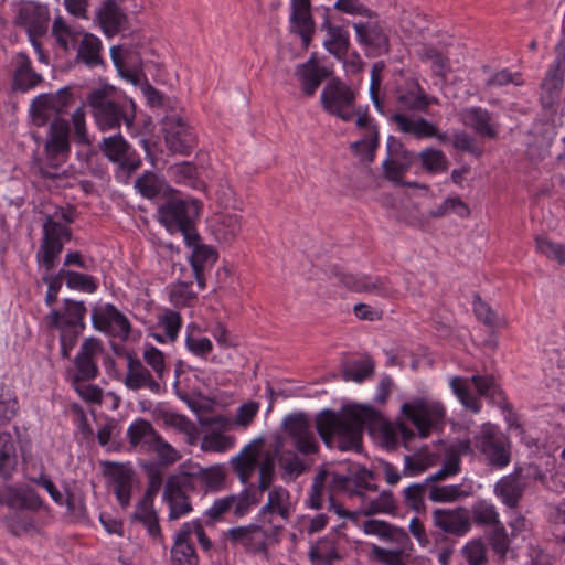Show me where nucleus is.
Returning a JSON list of instances; mask_svg holds the SVG:
<instances>
[{
	"label": "nucleus",
	"mask_w": 565,
	"mask_h": 565,
	"mask_svg": "<svg viewBox=\"0 0 565 565\" xmlns=\"http://www.w3.org/2000/svg\"><path fill=\"white\" fill-rule=\"evenodd\" d=\"M471 518L478 526L495 527L502 524L495 505L486 500H478L472 504Z\"/></svg>",
	"instance_id": "46"
},
{
	"label": "nucleus",
	"mask_w": 565,
	"mask_h": 565,
	"mask_svg": "<svg viewBox=\"0 0 565 565\" xmlns=\"http://www.w3.org/2000/svg\"><path fill=\"white\" fill-rule=\"evenodd\" d=\"M472 494L471 484H431L429 487L428 499L437 503H451Z\"/></svg>",
	"instance_id": "37"
},
{
	"label": "nucleus",
	"mask_w": 565,
	"mask_h": 565,
	"mask_svg": "<svg viewBox=\"0 0 565 565\" xmlns=\"http://www.w3.org/2000/svg\"><path fill=\"white\" fill-rule=\"evenodd\" d=\"M373 415L372 408L360 405L345 406L341 413L323 409L316 416V429L328 447L358 451L361 448L364 426Z\"/></svg>",
	"instance_id": "1"
},
{
	"label": "nucleus",
	"mask_w": 565,
	"mask_h": 565,
	"mask_svg": "<svg viewBox=\"0 0 565 565\" xmlns=\"http://www.w3.org/2000/svg\"><path fill=\"white\" fill-rule=\"evenodd\" d=\"M387 157L382 163L384 177L391 182H402L416 160V153L406 149L401 140L390 136L386 142Z\"/></svg>",
	"instance_id": "17"
},
{
	"label": "nucleus",
	"mask_w": 565,
	"mask_h": 565,
	"mask_svg": "<svg viewBox=\"0 0 565 565\" xmlns=\"http://www.w3.org/2000/svg\"><path fill=\"white\" fill-rule=\"evenodd\" d=\"M328 31V39L324 40V47L337 58L342 60L349 50V34L341 26L331 25L328 18L322 25Z\"/></svg>",
	"instance_id": "42"
},
{
	"label": "nucleus",
	"mask_w": 565,
	"mask_h": 565,
	"mask_svg": "<svg viewBox=\"0 0 565 565\" xmlns=\"http://www.w3.org/2000/svg\"><path fill=\"white\" fill-rule=\"evenodd\" d=\"M328 545L327 540H321L316 546L310 548L309 557L315 564L331 565L334 561L340 558L338 551Z\"/></svg>",
	"instance_id": "64"
},
{
	"label": "nucleus",
	"mask_w": 565,
	"mask_h": 565,
	"mask_svg": "<svg viewBox=\"0 0 565 565\" xmlns=\"http://www.w3.org/2000/svg\"><path fill=\"white\" fill-rule=\"evenodd\" d=\"M418 56L423 61H430L433 64V72L436 76L445 77L450 72L448 57L444 56L441 52L433 46L423 45L418 50Z\"/></svg>",
	"instance_id": "54"
},
{
	"label": "nucleus",
	"mask_w": 565,
	"mask_h": 565,
	"mask_svg": "<svg viewBox=\"0 0 565 565\" xmlns=\"http://www.w3.org/2000/svg\"><path fill=\"white\" fill-rule=\"evenodd\" d=\"M233 545H242L246 552L260 554L267 551L268 534L262 525L248 524L230 529L226 534Z\"/></svg>",
	"instance_id": "24"
},
{
	"label": "nucleus",
	"mask_w": 565,
	"mask_h": 565,
	"mask_svg": "<svg viewBox=\"0 0 565 565\" xmlns=\"http://www.w3.org/2000/svg\"><path fill=\"white\" fill-rule=\"evenodd\" d=\"M235 444V438L230 435H224L221 431L213 430L206 434L201 443V448L204 451L223 452L232 448Z\"/></svg>",
	"instance_id": "57"
},
{
	"label": "nucleus",
	"mask_w": 565,
	"mask_h": 565,
	"mask_svg": "<svg viewBox=\"0 0 565 565\" xmlns=\"http://www.w3.org/2000/svg\"><path fill=\"white\" fill-rule=\"evenodd\" d=\"M100 152L117 166V175L129 178L141 166V158L120 135L105 137L98 145Z\"/></svg>",
	"instance_id": "13"
},
{
	"label": "nucleus",
	"mask_w": 565,
	"mask_h": 565,
	"mask_svg": "<svg viewBox=\"0 0 565 565\" xmlns=\"http://www.w3.org/2000/svg\"><path fill=\"white\" fill-rule=\"evenodd\" d=\"M104 472L113 484L118 503L122 508L129 507L136 479L134 469L125 463L106 462Z\"/></svg>",
	"instance_id": "21"
},
{
	"label": "nucleus",
	"mask_w": 565,
	"mask_h": 565,
	"mask_svg": "<svg viewBox=\"0 0 565 565\" xmlns=\"http://www.w3.org/2000/svg\"><path fill=\"white\" fill-rule=\"evenodd\" d=\"M321 106L326 113L349 122L355 115V94L339 78L329 81L321 92Z\"/></svg>",
	"instance_id": "7"
},
{
	"label": "nucleus",
	"mask_w": 565,
	"mask_h": 565,
	"mask_svg": "<svg viewBox=\"0 0 565 565\" xmlns=\"http://www.w3.org/2000/svg\"><path fill=\"white\" fill-rule=\"evenodd\" d=\"M64 278L66 279V286L70 289L93 294L98 288L95 278L86 274L64 269Z\"/></svg>",
	"instance_id": "56"
},
{
	"label": "nucleus",
	"mask_w": 565,
	"mask_h": 565,
	"mask_svg": "<svg viewBox=\"0 0 565 565\" xmlns=\"http://www.w3.org/2000/svg\"><path fill=\"white\" fill-rule=\"evenodd\" d=\"M297 76L301 83V88L307 96H312L323 79L329 77L327 67L317 65L313 57L298 66Z\"/></svg>",
	"instance_id": "35"
},
{
	"label": "nucleus",
	"mask_w": 565,
	"mask_h": 565,
	"mask_svg": "<svg viewBox=\"0 0 565 565\" xmlns=\"http://www.w3.org/2000/svg\"><path fill=\"white\" fill-rule=\"evenodd\" d=\"M291 9L294 29L301 36L303 45L308 46L315 32L310 0H292Z\"/></svg>",
	"instance_id": "32"
},
{
	"label": "nucleus",
	"mask_w": 565,
	"mask_h": 565,
	"mask_svg": "<svg viewBox=\"0 0 565 565\" xmlns=\"http://www.w3.org/2000/svg\"><path fill=\"white\" fill-rule=\"evenodd\" d=\"M74 103L72 87L66 86L56 93L41 94L36 96L30 107L32 122L42 127L56 117L67 111V108Z\"/></svg>",
	"instance_id": "9"
},
{
	"label": "nucleus",
	"mask_w": 565,
	"mask_h": 565,
	"mask_svg": "<svg viewBox=\"0 0 565 565\" xmlns=\"http://www.w3.org/2000/svg\"><path fill=\"white\" fill-rule=\"evenodd\" d=\"M17 68L14 71L13 79L14 85L25 92L35 87L41 81L42 76L32 68L31 61L25 53H18L15 56Z\"/></svg>",
	"instance_id": "39"
},
{
	"label": "nucleus",
	"mask_w": 565,
	"mask_h": 565,
	"mask_svg": "<svg viewBox=\"0 0 565 565\" xmlns=\"http://www.w3.org/2000/svg\"><path fill=\"white\" fill-rule=\"evenodd\" d=\"M190 522L183 523L174 536L171 547V559L173 565H198L199 556L191 542Z\"/></svg>",
	"instance_id": "30"
},
{
	"label": "nucleus",
	"mask_w": 565,
	"mask_h": 565,
	"mask_svg": "<svg viewBox=\"0 0 565 565\" xmlns=\"http://www.w3.org/2000/svg\"><path fill=\"white\" fill-rule=\"evenodd\" d=\"M273 514L279 515L286 522L291 515L290 492L282 486H274L268 490V500L259 510L258 518L264 523L271 524Z\"/></svg>",
	"instance_id": "27"
},
{
	"label": "nucleus",
	"mask_w": 565,
	"mask_h": 565,
	"mask_svg": "<svg viewBox=\"0 0 565 565\" xmlns=\"http://www.w3.org/2000/svg\"><path fill=\"white\" fill-rule=\"evenodd\" d=\"M6 525L9 532L14 536H20L35 530L33 516L24 511H15L7 516Z\"/></svg>",
	"instance_id": "55"
},
{
	"label": "nucleus",
	"mask_w": 565,
	"mask_h": 565,
	"mask_svg": "<svg viewBox=\"0 0 565 565\" xmlns=\"http://www.w3.org/2000/svg\"><path fill=\"white\" fill-rule=\"evenodd\" d=\"M212 231L218 242L230 244L242 231L241 216L232 212H223L215 215Z\"/></svg>",
	"instance_id": "36"
},
{
	"label": "nucleus",
	"mask_w": 565,
	"mask_h": 565,
	"mask_svg": "<svg viewBox=\"0 0 565 565\" xmlns=\"http://www.w3.org/2000/svg\"><path fill=\"white\" fill-rule=\"evenodd\" d=\"M416 159L422 162L423 169L428 173H440L448 170L449 160L446 154L438 149L426 148L416 154Z\"/></svg>",
	"instance_id": "48"
},
{
	"label": "nucleus",
	"mask_w": 565,
	"mask_h": 565,
	"mask_svg": "<svg viewBox=\"0 0 565 565\" xmlns=\"http://www.w3.org/2000/svg\"><path fill=\"white\" fill-rule=\"evenodd\" d=\"M52 33L57 44L65 51L76 49L82 33L65 23L62 18H56L53 22Z\"/></svg>",
	"instance_id": "47"
},
{
	"label": "nucleus",
	"mask_w": 565,
	"mask_h": 565,
	"mask_svg": "<svg viewBox=\"0 0 565 565\" xmlns=\"http://www.w3.org/2000/svg\"><path fill=\"white\" fill-rule=\"evenodd\" d=\"M198 242L190 245L194 247L190 256V264L198 286L200 289H204L206 286L204 273L215 264L217 253L210 246L199 245Z\"/></svg>",
	"instance_id": "34"
},
{
	"label": "nucleus",
	"mask_w": 565,
	"mask_h": 565,
	"mask_svg": "<svg viewBox=\"0 0 565 565\" xmlns=\"http://www.w3.org/2000/svg\"><path fill=\"white\" fill-rule=\"evenodd\" d=\"M195 479L189 472L170 475L163 488V501L169 507V520H179L192 510L191 495L199 493L195 489Z\"/></svg>",
	"instance_id": "5"
},
{
	"label": "nucleus",
	"mask_w": 565,
	"mask_h": 565,
	"mask_svg": "<svg viewBox=\"0 0 565 565\" xmlns=\"http://www.w3.org/2000/svg\"><path fill=\"white\" fill-rule=\"evenodd\" d=\"M124 384L131 391L148 388L153 394L162 392L160 382L152 376L139 359L131 355L127 360V373Z\"/></svg>",
	"instance_id": "28"
},
{
	"label": "nucleus",
	"mask_w": 565,
	"mask_h": 565,
	"mask_svg": "<svg viewBox=\"0 0 565 565\" xmlns=\"http://www.w3.org/2000/svg\"><path fill=\"white\" fill-rule=\"evenodd\" d=\"M200 210L198 200L172 198L159 206L158 218L170 233L180 232L185 243L191 245L200 239L195 228Z\"/></svg>",
	"instance_id": "4"
},
{
	"label": "nucleus",
	"mask_w": 565,
	"mask_h": 565,
	"mask_svg": "<svg viewBox=\"0 0 565 565\" xmlns=\"http://www.w3.org/2000/svg\"><path fill=\"white\" fill-rule=\"evenodd\" d=\"M143 468L147 472L148 484L143 498L138 503L153 504V499L162 487V472L157 463H147Z\"/></svg>",
	"instance_id": "53"
},
{
	"label": "nucleus",
	"mask_w": 565,
	"mask_h": 565,
	"mask_svg": "<svg viewBox=\"0 0 565 565\" xmlns=\"http://www.w3.org/2000/svg\"><path fill=\"white\" fill-rule=\"evenodd\" d=\"M391 120L397 125L401 131L412 134L418 139L436 135V127L424 118L413 120L404 114L395 113L391 116Z\"/></svg>",
	"instance_id": "40"
},
{
	"label": "nucleus",
	"mask_w": 565,
	"mask_h": 565,
	"mask_svg": "<svg viewBox=\"0 0 565 565\" xmlns=\"http://www.w3.org/2000/svg\"><path fill=\"white\" fill-rule=\"evenodd\" d=\"M277 460L280 469L284 471L282 479L285 480H295L307 470L303 460L291 450L279 455Z\"/></svg>",
	"instance_id": "51"
},
{
	"label": "nucleus",
	"mask_w": 565,
	"mask_h": 565,
	"mask_svg": "<svg viewBox=\"0 0 565 565\" xmlns=\"http://www.w3.org/2000/svg\"><path fill=\"white\" fill-rule=\"evenodd\" d=\"M398 107L404 110L426 111L429 105L436 104L435 97L426 95L416 79H407L396 89Z\"/></svg>",
	"instance_id": "25"
},
{
	"label": "nucleus",
	"mask_w": 565,
	"mask_h": 565,
	"mask_svg": "<svg viewBox=\"0 0 565 565\" xmlns=\"http://www.w3.org/2000/svg\"><path fill=\"white\" fill-rule=\"evenodd\" d=\"M469 382L473 384L479 396L494 398L495 395H502V392L495 384L494 377L492 375H472L470 379H463L460 376L452 377L450 381V386L454 394L459 398L466 408L472 411L473 413L480 412L481 404L471 393Z\"/></svg>",
	"instance_id": "10"
},
{
	"label": "nucleus",
	"mask_w": 565,
	"mask_h": 565,
	"mask_svg": "<svg viewBox=\"0 0 565 565\" xmlns=\"http://www.w3.org/2000/svg\"><path fill=\"white\" fill-rule=\"evenodd\" d=\"M460 120L481 137L495 139L498 137L497 126L492 122V114L481 107H469L460 113Z\"/></svg>",
	"instance_id": "31"
},
{
	"label": "nucleus",
	"mask_w": 565,
	"mask_h": 565,
	"mask_svg": "<svg viewBox=\"0 0 565 565\" xmlns=\"http://www.w3.org/2000/svg\"><path fill=\"white\" fill-rule=\"evenodd\" d=\"M190 476L191 478L195 479V489L199 492L218 490L225 480L224 472L221 470V468L217 467L200 469L198 473H190Z\"/></svg>",
	"instance_id": "50"
},
{
	"label": "nucleus",
	"mask_w": 565,
	"mask_h": 565,
	"mask_svg": "<svg viewBox=\"0 0 565 565\" xmlns=\"http://www.w3.org/2000/svg\"><path fill=\"white\" fill-rule=\"evenodd\" d=\"M152 505L153 504L137 503L132 518L141 522L146 526L149 535L156 539L161 537V529Z\"/></svg>",
	"instance_id": "52"
},
{
	"label": "nucleus",
	"mask_w": 565,
	"mask_h": 565,
	"mask_svg": "<svg viewBox=\"0 0 565 565\" xmlns=\"http://www.w3.org/2000/svg\"><path fill=\"white\" fill-rule=\"evenodd\" d=\"M96 126L102 131L128 129L134 126L136 109L132 100L117 94L114 87L103 86L92 89L86 96Z\"/></svg>",
	"instance_id": "2"
},
{
	"label": "nucleus",
	"mask_w": 565,
	"mask_h": 565,
	"mask_svg": "<svg viewBox=\"0 0 565 565\" xmlns=\"http://www.w3.org/2000/svg\"><path fill=\"white\" fill-rule=\"evenodd\" d=\"M178 183L190 185L193 188L198 186V169L192 162L183 161L175 163L169 169Z\"/></svg>",
	"instance_id": "59"
},
{
	"label": "nucleus",
	"mask_w": 565,
	"mask_h": 565,
	"mask_svg": "<svg viewBox=\"0 0 565 565\" xmlns=\"http://www.w3.org/2000/svg\"><path fill=\"white\" fill-rule=\"evenodd\" d=\"M473 447L483 456L489 466L497 469L507 467L511 461L509 440L491 424H484L480 433L473 436Z\"/></svg>",
	"instance_id": "8"
},
{
	"label": "nucleus",
	"mask_w": 565,
	"mask_h": 565,
	"mask_svg": "<svg viewBox=\"0 0 565 565\" xmlns=\"http://www.w3.org/2000/svg\"><path fill=\"white\" fill-rule=\"evenodd\" d=\"M18 463L17 448L10 433H0V476L8 479Z\"/></svg>",
	"instance_id": "44"
},
{
	"label": "nucleus",
	"mask_w": 565,
	"mask_h": 565,
	"mask_svg": "<svg viewBox=\"0 0 565 565\" xmlns=\"http://www.w3.org/2000/svg\"><path fill=\"white\" fill-rule=\"evenodd\" d=\"M359 42L365 47L369 56L375 57L390 51V42L383 29L373 22L354 23Z\"/></svg>",
	"instance_id": "26"
},
{
	"label": "nucleus",
	"mask_w": 565,
	"mask_h": 565,
	"mask_svg": "<svg viewBox=\"0 0 565 565\" xmlns=\"http://www.w3.org/2000/svg\"><path fill=\"white\" fill-rule=\"evenodd\" d=\"M127 436L134 447H138L146 452H151L152 448L162 439L146 419H138L132 423L127 430Z\"/></svg>",
	"instance_id": "33"
},
{
	"label": "nucleus",
	"mask_w": 565,
	"mask_h": 565,
	"mask_svg": "<svg viewBox=\"0 0 565 565\" xmlns=\"http://www.w3.org/2000/svg\"><path fill=\"white\" fill-rule=\"evenodd\" d=\"M72 231L68 226L47 216L43 224V238L36 253V260L47 273L57 265L64 243L71 241Z\"/></svg>",
	"instance_id": "6"
},
{
	"label": "nucleus",
	"mask_w": 565,
	"mask_h": 565,
	"mask_svg": "<svg viewBox=\"0 0 565 565\" xmlns=\"http://www.w3.org/2000/svg\"><path fill=\"white\" fill-rule=\"evenodd\" d=\"M50 14L47 7L35 2H24L20 6L15 15V24L25 29L32 45L40 50L38 41L49 28Z\"/></svg>",
	"instance_id": "16"
},
{
	"label": "nucleus",
	"mask_w": 565,
	"mask_h": 565,
	"mask_svg": "<svg viewBox=\"0 0 565 565\" xmlns=\"http://www.w3.org/2000/svg\"><path fill=\"white\" fill-rule=\"evenodd\" d=\"M260 497L262 493H257L256 491L245 488L239 494L235 495L233 505L234 515L236 518L246 515L252 507L257 505L260 502Z\"/></svg>",
	"instance_id": "63"
},
{
	"label": "nucleus",
	"mask_w": 565,
	"mask_h": 565,
	"mask_svg": "<svg viewBox=\"0 0 565 565\" xmlns=\"http://www.w3.org/2000/svg\"><path fill=\"white\" fill-rule=\"evenodd\" d=\"M76 61L84 63L89 68H94L103 64L100 55L102 42L100 40L90 34L86 33L79 40L77 46Z\"/></svg>",
	"instance_id": "38"
},
{
	"label": "nucleus",
	"mask_w": 565,
	"mask_h": 565,
	"mask_svg": "<svg viewBox=\"0 0 565 565\" xmlns=\"http://www.w3.org/2000/svg\"><path fill=\"white\" fill-rule=\"evenodd\" d=\"M380 143L379 128L371 127V129L363 130V137L352 142L350 148L355 154L362 156V159L367 162H373L375 158V151Z\"/></svg>",
	"instance_id": "45"
},
{
	"label": "nucleus",
	"mask_w": 565,
	"mask_h": 565,
	"mask_svg": "<svg viewBox=\"0 0 565 565\" xmlns=\"http://www.w3.org/2000/svg\"><path fill=\"white\" fill-rule=\"evenodd\" d=\"M110 56L118 74L134 85L141 84L145 78L142 71V61L140 55L134 50L122 45L113 46Z\"/></svg>",
	"instance_id": "22"
},
{
	"label": "nucleus",
	"mask_w": 565,
	"mask_h": 565,
	"mask_svg": "<svg viewBox=\"0 0 565 565\" xmlns=\"http://www.w3.org/2000/svg\"><path fill=\"white\" fill-rule=\"evenodd\" d=\"M136 189L148 199H154L162 191V181L152 172H146L136 180Z\"/></svg>",
	"instance_id": "62"
},
{
	"label": "nucleus",
	"mask_w": 565,
	"mask_h": 565,
	"mask_svg": "<svg viewBox=\"0 0 565 565\" xmlns=\"http://www.w3.org/2000/svg\"><path fill=\"white\" fill-rule=\"evenodd\" d=\"M103 352L102 342L95 338L85 339L75 358L76 374L73 380L86 382L97 377L99 371L95 358Z\"/></svg>",
	"instance_id": "23"
},
{
	"label": "nucleus",
	"mask_w": 565,
	"mask_h": 565,
	"mask_svg": "<svg viewBox=\"0 0 565 565\" xmlns=\"http://www.w3.org/2000/svg\"><path fill=\"white\" fill-rule=\"evenodd\" d=\"M374 372V363L370 359L359 360L348 364L343 369V379L345 381L362 382Z\"/></svg>",
	"instance_id": "61"
},
{
	"label": "nucleus",
	"mask_w": 565,
	"mask_h": 565,
	"mask_svg": "<svg viewBox=\"0 0 565 565\" xmlns=\"http://www.w3.org/2000/svg\"><path fill=\"white\" fill-rule=\"evenodd\" d=\"M97 19L104 32L110 36L119 31L125 21V14L120 11L116 1L107 0L98 10Z\"/></svg>",
	"instance_id": "43"
},
{
	"label": "nucleus",
	"mask_w": 565,
	"mask_h": 565,
	"mask_svg": "<svg viewBox=\"0 0 565 565\" xmlns=\"http://www.w3.org/2000/svg\"><path fill=\"white\" fill-rule=\"evenodd\" d=\"M162 130L168 149L174 153L189 154L196 146L193 128L178 114L163 118Z\"/></svg>",
	"instance_id": "15"
},
{
	"label": "nucleus",
	"mask_w": 565,
	"mask_h": 565,
	"mask_svg": "<svg viewBox=\"0 0 565 565\" xmlns=\"http://www.w3.org/2000/svg\"><path fill=\"white\" fill-rule=\"evenodd\" d=\"M70 134V122L66 119L56 117L50 121L44 143L46 159H34L32 164L34 174L43 180L53 181L65 177V172L61 170V166L71 152Z\"/></svg>",
	"instance_id": "3"
},
{
	"label": "nucleus",
	"mask_w": 565,
	"mask_h": 565,
	"mask_svg": "<svg viewBox=\"0 0 565 565\" xmlns=\"http://www.w3.org/2000/svg\"><path fill=\"white\" fill-rule=\"evenodd\" d=\"M87 309L83 301L64 300V311L53 310L50 316V326L53 328H71L84 330V318Z\"/></svg>",
	"instance_id": "29"
},
{
	"label": "nucleus",
	"mask_w": 565,
	"mask_h": 565,
	"mask_svg": "<svg viewBox=\"0 0 565 565\" xmlns=\"http://www.w3.org/2000/svg\"><path fill=\"white\" fill-rule=\"evenodd\" d=\"M431 519L437 529L455 536H462L471 529L470 513L465 507L435 509Z\"/></svg>",
	"instance_id": "20"
},
{
	"label": "nucleus",
	"mask_w": 565,
	"mask_h": 565,
	"mask_svg": "<svg viewBox=\"0 0 565 565\" xmlns=\"http://www.w3.org/2000/svg\"><path fill=\"white\" fill-rule=\"evenodd\" d=\"M19 402L13 387L4 382L0 383V420L10 423L18 414Z\"/></svg>",
	"instance_id": "49"
},
{
	"label": "nucleus",
	"mask_w": 565,
	"mask_h": 565,
	"mask_svg": "<svg viewBox=\"0 0 565 565\" xmlns=\"http://www.w3.org/2000/svg\"><path fill=\"white\" fill-rule=\"evenodd\" d=\"M522 471L521 467H516L511 473L500 478L493 487L495 497L509 509L519 507L527 489V482Z\"/></svg>",
	"instance_id": "19"
},
{
	"label": "nucleus",
	"mask_w": 565,
	"mask_h": 565,
	"mask_svg": "<svg viewBox=\"0 0 565 565\" xmlns=\"http://www.w3.org/2000/svg\"><path fill=\"white\" fill-rule=\"evenodd\" d=\"M456 213L460 217H467L470 214L468 205L461 201L460 198H448L435 210L429 212V215L434 218L443 217Z\"/></svg>",
	"instance_id": "58"
},
{
	"label": "nucleus",
	"mask_w": 565,
	"mask_h": 565,
	"mask_svg": "<svg viewBox=\"0 0 565 565\" xmlns=\"http://www.w3.org/2000/svg\"><path fill=\"white\" fill-rule=\"evenodd\" d=\"M429 492L427 482L414 483L404 489V502L412 510L419 512L425 508L424 498Z\"/></svg>",
	"instance_id": "60"
},
{
	"label": "nucleus",
	"mask_w": 565,
	"mask_h": 565,
	"mask_svg": "<svg viewBox=\"0 0 565 565\" xmlns=\"http://www.w3.org/2000/svg\"><path fill=\"white\" fill-rule=\"evenodd\" d=\"M92 322L96 330L121 341L127 340L131 331V324L127 317L111 303L94 308Z\"/></svg>",
	"instance_id": "18"
},
{
	"label": "nucleus",
	"mask_w": 565,
	"mask_h": 565,
	"mask_svg": "<svg viewBox=\"0 0 565 565\" xmlns=\"http://www.w3.org/2000/svg\"><path fill=\"white\" fill-rule=\"evenodd\" d=\"M258 452L252 444L245 446L242 451L231 460L233 470L237 473L242 483H247L257 467Z\"/></svg>",
	"instance_id": "41"
},
{
	"label": "nucleus",
	"mask_w": 565,
	"mask_h": 565,
	"mask_svg": "<svg viewBox=\"0 0 565 565\" xmlns=\"http://www.w3.org/2000/svg\"><path fill=\"white\" fill-rule=\"evenodd\" d=\"M282 427L291 445L300 455L311 456L319 451V443L307 414L299 412L286 416Z\"/></svg>",
	"instance_id": "14"
},
{
	"label": "nucleus",
	"mask_w": 565,
	"mask_h": 565,
	"mask_svg": "<svg viewBox=\"0 0 565 565\" xmlns=\"http://www.w3.org/2000/svg\"><path fill=\"white\" fill-rule=\"evenodd\" d=\"M401 411L417 428L422 438L428 437L430 430L441 425L445 417V409L440 403L423 398L404 403Z\"/></svg>",
	"instance_id": "12"
},
{
	"label": "nucleus",
	"mask_w": 565,
	"mask_h": 565,
	"mask_svg": "<svg viewBox=\"0 0 565 565\" xmlns=\"http://www.w3.org/2000/svg\"><path fill=\"white\" fill-rule=\"evenodd\" d=\"M330 277L334 279L335 284L354 292H366L383 298H394L397 295L396 288L386 277L356 276L348 274L337 266L331 268Z\"/></svg>",
	"instance_id": "11"
}]
</instances>
